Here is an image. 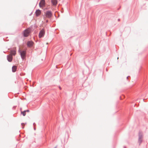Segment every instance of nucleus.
I'll return each instance as SVG.
<instances>
[{"instance_id": "obj_1", "label": "nucleus", "mask_w": 148, "mask_h": 148, "mask_svg": "<svg viewBox=\"0 0 148 148\" xmlns=\"http://www.w3.org/2000/svg\"><path fill=\"white\" fill-rule=\"evenodd\" d=\"M19 52L20 53V55L21 57L23 59H25L26 54V51H21L19 50Z\"/></svg>"}, {"instance_id": "obj_2", "label": "nucleus", "mask_w": 148, "mask_h": 148, "mask_svg": "<svg viewBox=\"0 0 148 148\" xmlns=\"http://www.w3.org/2000/svg\"><path fill=\"white\" fill-rule=\"evenodd\" d=\"M30 32V29L29 28H28L27 29L25 30L23 33L24 36L25 37H27L28 36Z\"/></svg>"}, {"instance_id": "obj_3", "label": "nucleus", "mask_w": 148, "mask_h": 148, "mask_svg": "<svg viewBox=\"0 0 148 148\" xmlns=\"http://www.w3.org/2000/svg\"><path fill=\"white\" fill-rule=\"evenodd\" d=\"M143 137V134L140 132L139 133V142L141 143L142 140V138Z\"/></svg>"}, {"instance_id": "obj_4", "label": "nucleus", "mask_w": 148, "mask_h": 148, "mask_svg": "<svg viewBox=\"0 0 148 148\" xmlns=\"http://www.w3.org/2000/svg\"><path fill=\"white\" fill-rule=\"evenodd\" d=\"M45 1L44 0H41L39 3V6L40 8L43 7L45 6Z\"/></svg>"}, {"instance_id": "obj_5", "label": "nucleus", "mask_w": 148, "mask_h": 148, "mask_svg": "<svg viewBox=\"0 0 148 148\" xmlns=\"http://www.w3.org/2000/svg\"><path fill=\"white\" fill-rule=\"evenodd\" d=\"M45 33V31L44 29L41 30L40 32L39 33V38H41L44 36Z\"/></svg>"}, {"instance_id": "obj_6", "label": "nucleus", "mask_w": 148, "mask_h": 148, "mask_svg": "<svg viewBox=\"0 0 148 148\" xmlns=\"http://www.w3.org/2000/svg\"><path fill=\"white\" fill-rule=\"evenodd\" d=\"M52 15L51 12L50 11H47L46 14V16L48 18H50Z\"/></svg>"}, {"instance_id": "obj_7", "label": "nucleus", "mask_w": 148, "mask_h": 148, "mask_svg": "<svg viewBox=\"0 0 148 148\" xmlns=\"http://www.w3.org/2000/svg\"><path fill=\"white\" fill-rule=\"evenodd\" d=\"M34 44V42L32 41H29L27 42V45L28 47H32Z\"/></svg>"}, {"instance_id": "obj_8", "label": "nucleus", "mask_w": 148, "mask_h": 148, "mask_svg": "<svg viewBox=\"0 0 148 148\" xmlns=\"http://www.w3.org/2000/svg\"><path fill=\"white\" fill-rule=\"evenodd\" d=\"M7 59L9 62H11L12 61V57L11 54H10L8 56Z\"/></svg>"}, {"instance_id": "obj_9", "label": "nucleus", "mask_w": 148, "mask_h": 148, "mask_svg": "<svg viewBox=\"0 0 148 148\" xmlns=\"http://www.w3.org/2000/svg\"><path fill=\"white\" fill-rule=\"evenodd\" d=\"M41 13V11L39 10H37L35 12L36 15V16H39L40 14Z\"/></svg>"}, {"instance_id": "obj_10", "label": "nucleus", "mask_w": 148, "mask_h": 148, "mask_svg": "<svg viewBox=\"0 0 148 148\" xmlns=\"http://www.w3.org/2000/svg\"><path fill=\"white\" fill-rule=\"evenodd\" d=\"M51 2L53 5H56L57 4V0H51Z\"/></svg>"}, {"instance_id": "obj_11", "label": "nucleus", "mask_w": 148, "mask_h": 148, "mask_svg": "<svg viewBox=\"0 0 148 148\" xmlns=\"http://www.w3.org/2000/svg\"><path fill=\"white\" fill-rule=\"evenodd\" d=\"M17 69V66H13L12 67V71L13 72H15L16 71Z\"/></svg>"}, {"instance_id": "obj_12", "label": "nucleus", "mask_w": 148, "mask_h": 148, "mask_svg": "<svg viewBox=\"0 0 148 148\" xmlns=\"http://www.w3.org/2000/svg\"><path fill=\"white\" fill-rule=\"evenodd\" d=\"M16 53V50H14L13 51H11L10 54L12 56L13 55H15Z\"/></svg>"}, {"instance_id": "obj_13", "label": "nucleus", "mask_w": 148, "mask_h": 148, "mask_svg": "<svg viewBox=\"0 0 148 148\" xmlns=\"http://www.w3.org/2000/svg\"><path fill=\"white\" fill-rule=\"evenodd\" d=\"M26 112V111H23L22 112H21V113L22 114L23 116H25L26 115V113H25Z\"/></svg>"}, {"instance_id": "obj_14", "label": "nucleus", "mask_w": 148, "mask_h": 148, "mask_svg": "<svg viewBox=\"0 0 148 148\" xmlns=\"http://www.w3.org/2000/svg\"><path fill=\"white\" fill-rule=\"evenodd\" d=\"M25 111H26V112H29V110H25Z\"/></svg>"}, {"instance_id": "obj_15", "label": "nucleus", "mask_w": 148, "mask_h": 148, "mask_svg": "<svg viewBox=\"0 0 148 148\" xmlns=\"http://www.w3.org/2000/svg\"><path fill=\"white\" fill-rule=\"evenodd\" d=\"M22 125H24V123H22Z\"/></svg>"}]
</instances>
